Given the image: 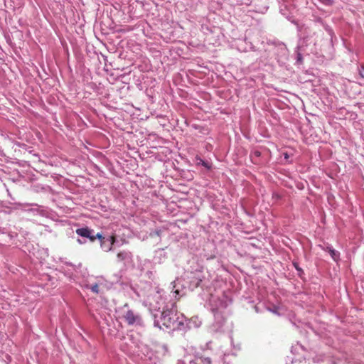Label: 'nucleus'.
I'll use <instances>...</instances> for the list:
<instances>
[{"label":"nucleus","mask_w":364,"mask_h":364,"mask_svg":"<svg viewBox=\"0 0 364 364\" xmlns=\"http://www.w3.org/2000/svg\"><path fill=\"white\" fill-rule=\"evenodd\" d=\"M171 311L168 309L164 310L161 313V321L163 322V324L166 327H170L171 326V323H173L172 318L171 317Z\"/></svg>","instance_id":"f257e3e1"},{"label":"nucleus","mask_w":364,"mask_h":364,"mask_svg":"<svg viewBox=\"0 0 364 364\" xmlns=\"http://www.w3.org/2000/svg\"><path fill=\"white\" fill-rule=\"evenodd\" d=\"M124 317L129 325L134 324L136 321H137L139 319V316L135 315L134 311L132 310L127 311L124 314Z\"/></svg>","instance_id":"f03ea898"},{"label":"nucleus","mask_w":364,"mask_h":364,"mask_svg":"<svg viewBox=\"0 0 364 364\" xmlns=\"http://www.w3.org/2000/svg\"><path fill=\"white\" fill-rule=\"evenodd\" d=\"M254 154H255V155L256 156H260V152H259V151H255L254 152Z\"/></svg>","instance_id":"f8f14e48"},{"label":"nucleus","mask_w":364,"mask_h":364,"mask_svg":"<svg viewBox=\"0 0 364 364\" xmlns=\"http://www.w3.org/2000/svg\"><path fill=\"white\" fill-rule=\"evenodd\" d=\"M92 232V230L88 228H78L76 230V233L84 237L88 238L90 237V234Z\"/></svg>","instance_id":"7ed1b4c3"},{"label":"nucleus","mask_w":364,"mask_h":364,"mask_svg":"<svg viewBox=\"0 0 364 364\" xmlns=\"http://www.w3.org/2000/svg\"><path fill=\"white\" fill-rule=\"evenodd\" d=\"M284 158L285 159H288L289 158V156L287 153L284 154Z\"/></svg>","instance_id":"ddd939ff"},{"label":"nucleus","mask_w":364,"mask_h":364,"mask_svg":"<svg viewBox=\"0 0 364 364\" xmlns=\"http://www.w3.org/2000/svg\"><path fill=\"white\" fill-rule=\"evenodd\" d=\"M95 237H96V239L97 238V239H99V240H100V243H101L103 240H105V238L102 236V235L101 233H99V232H98V233H97V234L95 235Z\"/></svg>","instance_id":"1a4fd4ad"},{"label":"nucleus","mask_w":364,"mask_h":364,"mask_svg":"<svg viewBox=\"0 0 364 364\" xmlns=\"http://www.w3.org/2000/svg\"><path fill=\"white\" fill-rule=\"evenodd\" d=\"M88 238L91 242H94L96 240L95 235H92V233L90 234V237H88Z\"/></svg>","instance_id":"9b49d317"},{"label":"nucleus","mask_w":364,"mask_h":364,"mask_svg":"<svg viewBox=\"0 0 364 364\" xmlns=\"http://www.w3.org/2000/svg\"><path fill=\"white\" fill-rule=\"evenodd\" d=\"M200 163L202 164V166H205L207 168H210V166L208 165V164L202 159H200Z\"/></svg>","instance_id":"9d476101"},{"label":"nucleus","mask_w":364,"mask_h":364,"mask_svg":"<svg viewBox=\"0 0 364 364\" xmlns=\"http://www.w3.org/2000/svg\"><path fill=\"white\" fill-rule=\"evenodd\" d=\"M90 289H91L92 292L96 293V294L99 293V286H98L97 284H95L92 285L90 287Z\"/></svg>","instance_id":"423d86ee"},{"label":"nucleus","mask_w":364,"mask_h":364,"mask_svg":"<svg viewBox=\"0 0 364 364\" xmlns=\"http://www.w3.org/2000/svg\"><path fill=\"white\" fill-rule=\"evenodd\" d=\"M102 249L105 252H109L112 250V246L109 243L108 240H105L100 243Z\"/></svg>","instance_id":"20e7f679"},{"label":"nucleus","mask_w":364,"mask_h":364,"mask_svg":"<svg viewBox=\"0 0 364 364\" xmlns=\"http://www.w3.org/2000/svg\"><path fill=\"white\" fill-rule=\"evenodd\" d=\"M109 243L113 247L114 242H116V235H112L110 236L109 240H108Z\"/></svg>","instance_id":"0eeeda50"},{"label":"nucleus","mask_w":364,"mask_h":364,"mask_svg":"<svg viewBox=\"0 0 364 364\" xmlns=\"http://www.w3.org/2000/svg\"><path fill=\"white\" fill-rule=\"evenodd\" d=\"M129 255L130 253L125 251H122L117 254V257L119 261H124L129 257Z\"/></svg>","instance_id":"39448f33"},{"label":"nucleus","mask_w":364,"mask_h":364,"mask_svg":"<svg viewBox=\"0 0 364 364\" xmlns=\"http://www.w3.org/2000/svg\"><path fill=\"white\" fill-rule=\"evenodd\" d=\"M330 254H331V256L332 257V258L334 259V260H336L337 259V254H336V252L334 250H330Z\"/></svg>","instance_id":"6e6552de"}]
</instances>
